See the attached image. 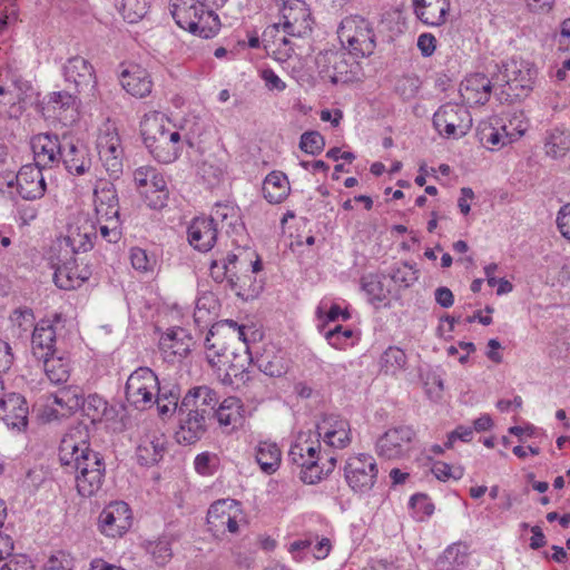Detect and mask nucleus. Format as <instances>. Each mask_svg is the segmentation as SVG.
<instances>
[{"instance_id":"34","label":"nucleus","mask_w":570,"mask_h":570,"mask_svg":"<svg viewBox=\"0 0 570 570\" xmlns=\"http://www.w3.org/2000/svg\"><path fill=\"white\" fill-rule=\"evenodd\" d=\"M219 303L213 293H204L196 301L194 322L199 328L212 326L217 317Z\"/></svg>"},{"instance_id":"33","label":"nucleus","mask_w":570,"mask_h":570,"mask_svg":"<svg viewBox=\"0 0 570 570\" xmlns=\"http://www.w3.org/2000/svg\"><path fill=\"white\" fill-rule=\"evenodd\" d=\"M94 195L98 215L105 216L106 220L118 218V197L114 185L105 184L101 188H96Z\"/></svg>"},{"instance_id":"11","label":"nucleus","mask_w":570,"mask_h":570,"mask_svg":"<svg viewBox=\"0 0 570 570\" xmlns=\"http://www.w3.org/2000/svg\"><path fill=\"white\" fill-rule=\"evenodd\" d=\"M31 148L35 157V165L41 168H52L60 163L62 139L53 134H39L32 137Z\"/></svg>"},{"instance_id":"28","label":"nucleus","mask_w":570,"mask_h":570,"mask_svg":"<svg viewBox=\"0 0 570 570\" xmlns=\"http://www.w3.org/2000/svg\"><path fill=\"white\" fill-rule=\"evenodd\" d=\"M204 1L200 0H173L170 3V13L176 23L184 30L195 31L197 28L196 16L198 8L203 7Z\"/></svg>"},{"instance_id":"19","label":"nucleus","mask_w":570,"mask_h":570,"mask_svg":"<svg viewBox=\"0 0 570 570\" xmlns=\"http://www.w3.org/2000/svg\"><path fill=\"white\" fill-rule=\"evenodd\" d=\"M220 428L226 432H233L243 426L245 421V409L240 399L228 396L214 411Z\"/></svg>"},{"instance_id":"38","label":"nucleus","mask_w":570,"mask_h":570,"mask_svg":"<svg viewBox=\"0 0 570 570\" xmlns=\"http://www.w3.org/2000/svg\"><path fill=\"white\" fill-rule=\"evenodd\" d=\"M469 564V548L462 542L449 546L436 560L439 570H453Z\"/></svg>"},{"instance_id":"25","label":"nucleus","mask_w":570,"mask_h":570,"mask_svg":"<svg viewBox=\"0 0 570 570\" xmlns=\"http://www.w3.org/2000/svg\"><path fill=\"white\" fill-rule=\"evenodd\" d=\"M415 16L425 24L439 27L445 23L450 0H413Z\"/></svg>"},{"instance_id":"46","label":"nucleus","mask_w":570,"mask_h":570,"mask_svg":"<svg viewBox=\"0 0 570 570\" xmlns=\"http://www.w3.org/2000/svg\"><path fill=\"white\" fill-rule=\"evenodd\" d=\"M259 370L271 376L279 377L287 372V364L283 355L265 353L257 360Z\"/></svg>"},{"instance_id":"22","label":"nucleus","mask_w":570,"mask_h":570,"mask_svg":"<svg viewBox=\"0 0 570 570\" xmlns=\"http://www.w3.org/2000/svg\"><path fill=\"white\" fill-rule=\"evenodd\" d=\"M492 83L483 73H474L461 82L460 94L469 105H484L489 101Z\"/></svg>"},{"instance_id":"27","label":"nucleus","mask_w":570,"mask_h":570,"mask_svg":"<svg viewBox=\"0 0 570 570\" xmlns=\"http://www.w3.org/2000/svg\"><path fill=\"white\" fill-rule=\"evenodd\" d=\"M56 331L49 322H40L33 330L31 337L32 354L37 360H41L55 354Z\"/></svg>"},{"instance_id":"44","label":"nucleus","mask_w":570,"mask_h":570,"mask_svg":"<svg viewBox=\"0 0 570 570\" xmlns=\"http://www.w3.org/2000/svg\"><path fill=\"white\" fill-rule=\"evenodd\" d=\"M281 450L275 443L261 442L256 449V462L262 471L272 474L281 464Z\"/></svg>"},{"instance_id":"9","label":"nucleus","mask_w":570,"mask_h":570,"mask_svg":"<svg viewBox=\"0 0 570 570\" xmlns=\"http://www.w3.org/2000/svg\"><path fill=\"white\" fill-rule=\"evenodd\" d=\"M283 31L289 37H303L311 31V11L303 0H287L282 8Z\"/></svg>"},{"instance_id":"37","label":"nucleus","mask_w":570,"mask_h":570,"mask_svg":"<svg viewBox=\"0 0 570 570\" xmlns=\"http://www.w3.org/2000/svg\"><path fill=\"white\" fill-rule=\"evenodd\" d=\"M140 132L145 145L158 141L160 137H168L171 134L170 130L166 129L165 116L157 111L145 115L140 122Z\"/></svg>"},{"instance_id":"16","label":"nucleus","mask_w":570,"mask_h":570,"mask_svg":"<svg viewBox=\"0 0 570 570\" xmlns=\"http://www.w3.org/2000/svg\"><path fill=\"white\" fill-rule=\"evenodd\" d=\"M167 451V439L158 430L146 432L137 446L136 455L139 464L151 466L157 464Z\"/></svg>"},{"instance_id":"64","label":"nucleus","mask_w":570,"mask_h":570,"mask_svg":"<svg viewBox=\"0 0 570 570\" xmlns=\"http://www.w3.org/2000/svg\"><path fill=\"white\" fill-rule=\"evenodd\" d=\"M1 570H32V566L26 556L18 554L4 563Z\"/></svg>"},{"instance_id":"14","label":"nucleus","mask_w":570,"mask_h":570,"mask_svg":"<svg viewBox=\"0 0 570 570\" xmlns=\"http://www.w3.org/2000/svg\"><path fill=\"white\" fill-rule=\"evenodd\" d=\"M99 158L111 175L117 177L122 171V148L117 132H105L97 140Z\"/></svg>"},{"instance_id":"5","label":"nucleus","mask_w":570,"mask_h":570,"mask_svg":"<svg viewBox=\"0 0 570 570\" xmlns=\"http://www.w3.org/2000/svg\"><path fill=\"white\" fill-rule=\"evenodd\" d=\"M62 76L68 85L73 86L75 92L90 95L97 78L92 65L81 56H73L62 65Z\"/></svg>"},{"instance_id":"47","label":"nucleus","mask_w":570,"mask_h":570,"mask_svg":"<svg viewBox=\"0 0 570 570\" xmlns=\"http://www.w3.org/2000/svg\"><path fill=\"white\" fill-rule=\"evenodd\" d=\"M48 105L58 115L66 111H76L78 97L68 90L56 91L48 96Z\"/></svg>"},{"instance_id":"18","label":"nucleus","mask_w":570,"mask_h":570,"mask_svg":"<svg viewBox=\"0 0 570 570\" xmlns=\"http://www.w3.org/2000/svg\"><path fill=\"white\" fill-rule=\"evenodd\" d=\"M535 76L537 70L524 62L512 60L504 66L507 85L517 97L527 96L532 90Z\"/></svg>"},{"instance_id":"56","label":"nucleus","mask_w":570,"mask_h":570,"mask_svg":"<svg viewBox=\"0 0 570 570\" xmlns=\"http://www.w3.org/2000/svg\"><path fill=\"white\" fill-rule=\"evenodd\" d=\"M340 423H348L347 421L336 416L326 415L316 425V432L318 438L323 440H333L335 438L334 431L338 430Z\"/></svg>"},{"instance_id":"26","label":"nucleus","mask_w":570,"mask_h":570,"mask_svg":"<svg viewBox=\"0 0 570 570\" xmlns=\"http://www.w3.org/2000/svg\"><path fill=\"white\" fill-rule=\"evenodd\" d=\"M316 63L320 69V73L330 78L333 83L346 80L343 79V76L348 72V63L345 53L334 50L320 52L316 57Z\"/></svg>"},{"instance_id":"32","label":"nucleus","mask_w":570,"mask_h":570,"mask_svg":"<svg viewBox=\"0 0 570 570\" xmlns=\"http://www.w3.org/2000/svg\"><path fill=\"white\" fill-rule=\"evenodd\" d=\"M320 440L315 442L311 440V433H299L296 442L291 446L288 452L289 460L297 465H305V462L320 458L318 454Z\"/></svg>"},{"instance_id":"30","label":"nucleus","mask_w":570,"mask_h":570,"mask_svg":"<svg viewBox=\"0 0 570 570\" xmlns=\"http://www.w3.org/2000/svg\"><path fill=\"white\" fill-rule=\"evenodd\" d=\"M180 134L171 131L168 137H160L158 141L146 145L153 157L163 164H169L178 157Z\"/></svg>"},{"instance_id":"54","label":"nucleus","mask_w":570,"mask_h":570,"mask_svg":"<svg viewBox=\"0 0 570 570\" xmlns=\"http://www.w3.org/2000/svg\"><path fill=\"white\" fill-rule=\"evenodd\" d=\"M325 147V139L318 131H306L301 136L299 148L309 155H318Z\"/></svg>"},{"instance_id":"13","label":"nucleus","mask_w":570,"mask_h":570,"mask_svg":"<svg viewBox=\"0 0 570 570\" xmlns=\"http://www.w3.org/2000/svg\"><path fill=\"white\" fill-rule=\"evenodd\" d=\"M217 404V393L213 389L203 385L190 389L183 397L179 407L180 411H187V415H190L191 412L196 415L202 414L203 417L207 419Z\"/></svg>"},{"instance_id":"53","label":"nucleus","mask_w":570,"mask_h":570,"mask_svg":"<svg viewBox=\"0 0 570 570\" xmlns=\"http://www.w3.org/2000/svg\"><path fill=\"white\" fill-rule=\"evenodd\" d=\"M209 218L216 226L220 223L222 228L234 227L238 220V213L233 206L216 204Z\"/></svg>"},{"instance_id":"41","label":"nucleus","mask_w":570,"mask_h":570,"mask_svg":"<svg viewBox=\"0 0 570 570\" xmlns=\"http://www.w3.org/2000/svg\"><path fill=\"white\" fill-rule=\"evenodd\" d=\"M197 8L198 14L194 20L197 24V28H195V31H190V33L199 36L204 39H209L214 37L220 29L219 17L213 10L208 9L205 3L203 7Z\"/></svg>"},{"instance_id":"6","label":"nucleus","mask_w":570,"mask_h":570,"mask_svg":"<svg viewBox=\"0 0 570 570\" xmlns=\"http://www.w3.org/2000/svg\"><path fill=\"white\" fill-rule=\"evenodd\" d=\"M195 345L194 337L184 327L168 328L159 338V351L167 363H179Z\"/></svg>"},{"instance_id":"51","label":"nucleus","mask_w":570,"mask_h":570,"mask_svg":"<svg viewBox=\"0 0 570 570\" xmlns=\"http://www.w3.org/2000/svg\"><path fill=\"white\" fill-rule=\"evenodd\" d=\"M248 275H237L235 271L234 275H230L228 278V287L233 291L237 296L243 297L245 299L254 298L258 288L253 287L252 284L248 283Z\"/></svg>"},{"instance_id":"63","label":"nucleus","mask_w":570,"mask_h":570,"mask_svg":"<svg viewBox=\"0 0 570 570\" xmlns=\"http://www.w3.org/2000/svg\"><path fill=\"white\" fill-rule=\"evenodd\" d=\"M557 226L562 236L570 239V203L560 208L557 217Z\"/></svg>"},{"instance_id":"21","label":"nucleus","mask_w":570,"mask_h":570,"mask_svg":"<svg viewBox=\"0 0 570 570\" xmlns=\"http://www.w3.org/2000/svg\"><path fill=\"white\" fill-rule=\"evenodd\" d=\"M216 239L217 227L209 217H196L188 227V242L200 252L212 249Z\"/></svg>"},{"instance_id":"62","label":"nucleus","mask_w":570,"mask_h":570,"mask_svg":"<svg viewBox=\"0 0 570 570\" xmlns=\"http://www.w3.org/2000/svg\"><path fill=\"white\" fill-rule=\"evenodd\" d=\"M235 271L228 267L226 264L220 263L219 261H213L210 264V276L217 283H223L226 281L228 284V278L230 275H234Z\"/></svg>"},{"instance_id":"4","label":"nucleus","mask_w":570,"mask_h":570,"mask_svg":"<svg viewBox=\"0 0 570 570\" xmlns=\"http://www.w3.org/2000/svg\"><path fill=\"white\" fill-rule=\"evenodd\" d=\"M377 465L375 459L370 454L352 455L344 466V475L350 488L355 492L370 491L377 478Z\"/></svg>"},{"instance_id":"45","label":"nucleus","mask_w":570,"mask_h":570,"mask_svg":"<svg viewBox=\"0 0 570 570\" xmlns=\"http://www.w3.org/2000/svg\"><path fill=\"white\" fill-rule=\"evenodd\" d=\"M179 389L177 386H171L170 389H166V386H160L158 384V389H156V400L154 403L157 404V409L160 416H167L176 411L179 413Z\"/></svg>"},{"instance_id":"43","label":"nucleus","mask_w":570,"mask_h":570,"mask_svg":"<svg viewBox=\"0 0 570 570\" xmlns=\"http://www.w3.org/2000/svg\"><path fill=\"white\" fill-rule=\"evenodd\" d=\"M406 363L405 352L397 346H390L381 355L380 372L394 376L405 370Z\"/></svg>"},{"instance_id":"61","label":"nucleus","mask_w":570,"mask_h":570,"mask_svg":"<svg viewBox=\"0 0 570 570\" xmlns=\"http://www.w3.org/2000/svg\"><path fill=\"white\" fill-rule=\"evenodd\" d=\"M341 426H338L337 431H334L335 438L332 440H324V442L332 446L337 449L345 448L351 439H350V424L348 423H340Z\"/></svg>"},{"instance_id":"49","label":"nucleus","mask_w":570,"mask_h":570,"mask_svg":"<svg viewBox=\"0 0 570 570\" xmlns=\"http://www.w3.org/2000/svg\"><path fill=\"white\" fill-rule=\"evenodd\" d=\"M461 116H469L468 110L456 105L446 104L438 109L433 115V125L439 132H442V124L456 122Z\"/></svg>"},{"instance_id":"40","label":"nucleus","mask_w":570,"mask_h":570,"mask_svg":"<svg viewBox=\"0 0 570 570\" xmlns=\"http://www.w3.org/2000/svg\"><path fill=\"white\" fill-rule=\"evenodd\" d=\"M234 503V500H218L210 505L207 512V524L213 533H225V523L232 513Z\"/></svg>"},{"instance_id":"52","label":"nucleus","mask_w":570,"mask_h":570,"mask_svg":"<svg viewBox=\"0 0 570 570\" xmlns=\"http://www.w3.org/2000/svg\"><path fill=\"white\" fill-rule=\"evenodd\" d=\"M389 276L395 284L407 288L417 281V271L409 263H402L394 266Z\"/></svg>"},{"instance_id":"17","label":"nucleus","mask_w":570,"mask_h":570,"mask_svg":"<svg viewBox=\"0 0 570 570\" xmlns=\"http://www.w3.org/2000/svg\"><path fill=\"white\" fill-rule=\"evenodd\" d=\"M46 181L42 171L33 165H24L18 171L17 195L24 200H36L43 197Z\"/></svg>"},{"instance_id":"42","label":"nucleus","mask_w":570,"mask_h":570,"mask_svg":"<svg viewBox=\"0 0 570 570\" xmlns=\"http://www.w3.org/2000/svg\"><path fill=\"white\" fill-rule=\"evenodd\" d=\"M544 151L553 159L564 157L570 151V132L559 128L551 129L544 140Z\"/></svg>"},{"instance_id":"55","label":"nucleus","mask_w":570,"mask_h":570,"mask_svg":"<svg viewBox=\"0 0 570 570\" xmlns=\"http://www.w3.org/2000/svg\"><path fill=\"white\" fill-rule=\"evenodd\" d=\"M321 458L305 462V465H299L301 480L306 484H315L320 482L325 475L324 466H320Z\"/></svg>"},{"instance_id":"58","label":"nucleus","mask_w":570,"mask_h":570,"mask_svg":"<svg viewBox=\"0 0 570 570\" xmlns=\"http://www.w3.org/2000/svg\"><path fill=\"white\" fill-rule=\"evenodd\" d=\"M130 261L132 267L140 272L150 271L155 264V259L149 257L147 252L139 247L131 248Z\"/></svg>"},{"instance_id":"39","label":"nucleus","mask_w":570,"mask_h":570,"mask_svg":"<svg viewBox=\"0 0 570 570\" xmlns=\"http://www.w3.org/2000/svg\"><path fill=\"white\" fill-rule=\"evenodd\" d=\"M40 361H43L45 373L51 383L62 384L69 380L71 367L67 357L52 354Z\"/></svg>"},{"instance_id":"7","label":"nucleus","mask_w":570,"mask_h":570,"mask_svg":"<svg viewBox=\"0 0 570 570\" xmlns=\"http://www.w3.org/2000/svg\"><path fill=\"white\" fill-rule=\"evenodd\" d=\"M415 432L411 426L400 425L387 430L376 441V453L387 460L405 455L411 448Z\"/></svg>"},{"instance_id":"60","label":"nucleus","mask_w":570,"mask_h":570,"mask_svg":"<svg viewBox=\"0 0 570 570\" xmlns=\"http://www.w3.org/2000/svg\"><path fill=\"white\" fill-rule=\"evenodd\" d=\"M140 194L145 197L150 208L161 209L167 205L168 191L153 193V190L149 189H141Z\"/></svg>"},{"instance_id":"20","label":"nucleus","mask_w":570,"mask_h":570,"mask_svg":"<svg viewBox=\"0 0 570 570\" xmlns=\"http://www.w3.org/2000/svg\"><path fill=\"white\" fill-rule=\"evenodd\" d=\"M0 413L6 424L12 429L22 430L28 424V406L21 394H6L0 403Z\"/></svg>"},{"instance_id":"24","label":"nucleus","mask_w":570,"mask_h":570,"mask_svg":"<svg viewBox=\"0 0 570 570\" xmlns=\"http://www.w3.org/2000/svg\"><path fill=\"white\" fill-rule=\"evenodd\" d=\"M90 275L91 269L88 266L80 267L76 259H71L56 267L53 281L59 288L71 291L79 287Z\"/></svg>"},{"instance_id":"10","label":"nucleus","mask_w":570,"mask_h":570,"mask_svg":"<svg viewBox=\"0 0 570 570\" xmlns=\"http://www.w3.org/2000/svg\"><path fill=\"white\" fill-rule=\"evenodd\" d=\"M236 337L247 343L245 326L238 325L233 320H223L213 324L205 338V347L213 353V356H222L226 351L225 341L228 337ZM212 354L208 355L210 357Z\"/></svg>"},{"instance_id":"3","label":"nucleus","mask_w":570,"mask_h":570,"mask_svg":"<svg viewBox=\"0 0 570 570\" xmlns=\"http://www.w3.org/2000/svg\"><path fill=\"white\" fill-rule=\"evenodd\" d=\"M158 383L157 375L149 367L137 368L126 382V400L139 410L151 406Z\"/></svg>"},{"instance_id":"50","label":"nucleus","mask_w":570,"mask_h":570,"mask_svg":"<svg viewBox=\"0 0 570 570\" xmlns=\"http://www.w3.org/2000/svg\"><path fill=\"white\" fill-rule=\"evenodd\" d=\"M362 288L372 302H382L387 297L389 291L384 287L380 275L371 274L362 278Z\"/></svg>"},{"instance_id":"36","label":"nucleus","mask_w":570,"mask_h":570,"mask_svg":"<svg viewBox=\"0 0 570 570\" xmlns=\"http://www.w3.org/2000/svg\"><path fill=\"white\" fill-rule=\"evenodd\" d=\"M80 409L92 423L114 420L116 416V410L98 394H90L87 399H82Z\"/></svg>"},{"instance_id":"59","label":"nucleus","mask_w":570,"mask_h":570,"mask_svg":"<svg viewBox=\"0 0 570 570\" xmlns=\"http://www.w3.org/2000/svg\"><path fill=\"white\" fill-rule=\"evenodd\" d=\"M18 173L1 171L0 173V193L7 195L14 200L17 195Z\"/></svg>"},{"instance_id":"1","label":"nucleus","mask_w":570,"mask_h":570,"mask_svg":"<svg viewBox=\"0 0 570 570\" xmlns=\"http://www.w3.org/2000/svg\"><path fill=\"white\" fill-rule=\"evenodd\" d=\"M87 432L81 428L71 429L59 446L61 465L76 473V487L81 497L90 498L102 485L106 465L100 453L90 449Z\"/></svg>"},{"instance_id":"23","label":"nucleus","mask_w":570,"mask_h":570,"mask_svg":"<svg viewBox=\"0 0 570 570\" xmlns=\"http://www.w3.org/2000/svg\"><path fill=\"white\" fill-rule=\"evenodd\" d=\"M178 416L179 428L175 434L176 441L184 445L195 444L206 432V417L191 412L190 415H187V411L180 410Z\"/></svg>"},{"instance_id":"8","label":"nucleus","mask_w":570,"mask_h":570,"mask_svg":"<svg viewBox=\"0 0 570 570\" xmlns=\"http://www.w3.org/2000/svg\"><path fill=\"white\" fill-rule=\"evenodd\" d=\"M131 511L124 501L111 502L99 515V528L107 537H121L131 527Z\"/></svg>"},{"instance_id":"35","label":"nucleus","mask_w":570,"mask_h":570,"mask_svg":"<svg viewBox=\"0 0 570 570\" xmlns=\"http://www.w3.org/2000/svg\"><path fill=\"white\" fill-rule=\"evenodd\" d=\"M289 194V183L286 175L272 171L263 183V195L271 204L282 203Z\"/></svg>"},{"instance_id":"15","label":"nucleus","mask_w":570,"mask_h":570,"mask_svg":"<svg viewBox=\"0 0 570 570\" xmlns=\"http://www.w3.org/2000/svg\"><path fill=\"white\" fill-rule=\"evenodd\" d=\"M121 87L132 97L145 98L151 94L153 80L147 69L129 63L119 76Z\"/></svg>"},{"instance_id":"48","label":"nucleus","mask_w":570,"mask_h":570,"mask_svg":"<svg viewBox=\"0 0 570 570\" xmlns=\"http://www.w3.org/2000/svg\"><path fill=\"white\" fill-rule=\"evenodd\" d=\"M82 394L78 386L63 387L55 395V403L72 413L81 407Z\"/></svg>"},{"instance_id":"31","label":"nucleus","mask_w":570,"mask_h":570,"mask_svg":"<svg viewBox=\"0 0 570 570\" xmlns=\"http://www.w3.org/2000/svg\"><path fill=\"white\" fill-rule=\"evenodd\" d=\"M92 238H96V228L86 220L81 225L69 227L66 242L73 253H86L94 246Z\"/></svg>"},{"instance_id":"2","label":"nucleus","mask_w":570,"mask_h":570,"mask_svg":"<svg viewBox=\"0 0 570 570\" xmlns=\"http://www.w3.org/2000/svg\"><path fill=\"white\" fill-rule=\"evenodd\" d=\"M337 33L341 42L347 43L350 52L356 57L371 56L375 50L376 41L372 24L361 16L344 18Z\"/></svg>"},{"instance_id":"12","label":"nucleus","mask_w":570,"mask_h":570,"mask_svg":"<svg viewBox=\"0 0 570 570\" xmlns=\"http://www.w3.org/2000/svg\"><path fill=\"white\" fill-rule=\"evenodd\" d=\"M60 161L70 174L83 175L91 167V158L88 148L80 141H73L70 137H62Z\"/></svg>"},{"instance_id":"29","label":"nucleus","mask_w":570,"mask_h":570,"mask_svg":"<svg viewBox=\"0 0 570 570\" xmlns=\"http://www.w3.org/2000/svg\"><path fill=\"white\" fill-rule=\"evenodd\" d=\"M279 23L268 26L263 32V43L267 51H272L278 55V59L286 60L293 53L292 41L287 37L288 35H281Z\"/></svg>"},{"instance_id":"57","label":"nucleus","mask_w":570,"mask_h":570,"mask_svg":"<svg viewBox=\"0 0 570 570\" xmlns=\"http://www.w3.org/2000/svg\"><path fill=\"white\" fill-rule=\"evenodd\" d=\"M421 87V81L417 77L405 76L397 80L395 91L402 97L403 100L413 99Z\"/></svg>"}]
</instances>
